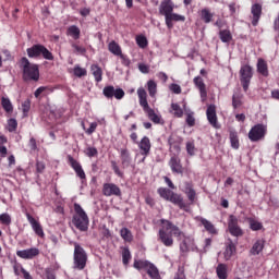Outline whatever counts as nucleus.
I'll return each instance as SVG.
<instances>
[{
  "instance_id": "64",
  "label": "nucleus",
  "mask_w": 279,
  "mask_h": 279,
  "mask_svg": "<svg viewBox=\"0 0 279 279\" xmlns=\"http://www.w3.org/2000/svg\"><path fill=\"white\" fill-rule=\"evenodd\" d=\"M138 70L141 71V73H149V65L144 64V63H140L138 64Z\"/></svg>"
},
{
  "instance_id": "37",
  "label": "nucleus",
  "mask_w": 279,
  "mask_h": 279,
  "mask_svg": "<svg viewBox=\"0 0 279 279\" xmlns=\"http://www.w3.org/2000/svg\"><path fill=\"white\" fill-rule=\"evenodd\" d=\"M247 222L253 232H258V230H263V223L254 218H247Z\"/></svg>"
},
{
  "instance_id": "44",
  "label": "nucleus",
  "mask_w": 279,
  "mask_h": 279,
  "mask_svg": "<svg viewBox=\"0 0 279 279\" xmlns=\"http://www.w3.org/2000/svg\"><path fill=\"white\" fill-rule=\"evenodd\" d=\"M125 97V92L123 90V88L119 87V88H114L113 87V92H112V99H118L121 100Z\"/></svg>"
},
{
  "instance_id": "62",
  "label": "nucleus",
  "mask_w": 279,
  "mask_h": 279,
  "mask_svg": "<svg viewBox=\"0 0 279 279\" xmlns=\"http://www.w3.org/2000/svg\"><path fill=\"white\" fill-rule=\"evenodd\" d=\"M45 162L43 161H37L36 162V171L37 173H43L45 171Z\"/></svg>"
},
{
  "instance_id": "57",
  "label": "nucleus",
  "mask_w": 279,
  "mask_h": 279,
  "mask_svg": "<svg viewBox=\"0 0 279 279\" xmlns=\"http://www.w3.org/2000/svg\"><path fill=\"white\" fill-rule=\"evenodd\" d=\"M97 122H92L89 124V128L87 130H85L86 134H88V136H90V134H95V131L97 130Z\"/></svg>"
},
{
  "instance_id": "53",
  "label": "nucleus",
  "mask_w": 279,
  "mask_h": 279,
  "mask_svg": "<svg viewBox=\"0 0 279 279\" xmlns=\"http://www.w3.org/2000/svg\"><path fill=\"white\" fill-rule=\"evenodd\" d=\"M86 69H84V68H81L80 65H76L75 68H74V75L76 76V77H84L85 75H86Z\"/></svg>"
},
{
  "instance_id": "38",
  "label": "nucleus",
  "mask_w": 279,
  "mask_h": 279,
  "mask_svg": "<svg viewBox=\"0 0 279 279\" xmlns=\"http://www.w3.org/2000/svg\"><path fill=\"white\" fill-rule=\"evenodd\" d=\"M175 204L177 206H179V208H181V210H184L185 213H189L191 210V206L184 202V198H182V196H178L175 197Z\"/></svg>"
},
{
  "instance_id": "54",
  "label": "nucleus",
  "mask_w": 279,
  "mask_h": 279,
  "mask_svg": "<svg viewBox=\"0 0 279 279\" xmlns=\"http://www.w3.org/2000/svg\"><path fill=\"white\" fill-rule=\"evenodd\" d=\"M23 269H25L23 265H21L19 262H14L13 271L15 276H21V274H23Z\"/></svg>"
},
{
  "instance_id": "6",
  "label": "nucleus",
  "mask_w": 279,
  "mask_h": 279,
  "mask_svg": "<svg viewBox=\"0 0 279 279\" xmlns=\"http://www.w3.org/2000/svg\"><path fill=\"white\" fill-rule=\"evenodd\" d=\"M159 13L166 19V25L169 29H173V21H175V13H173V4L171 1H162L159 7Z\"/></svg>"
},
{
  "instance_id": "24",
  "label": "nucleus",
  "mask_w": 279,
  "mask_h": 279,
  "mask_svg": "<svg viewBox=\"0 0 279 279\" xmlns=\"http://www.w3.org/2000/svg\"><path fill=\"white\" fill-rule=\"evenodd\" d=\"M263 250H265V241L263 240H257L252 248L250 250V254L252 256H258V254H260V252H263Z\"/></svg>"
},
{
  "instance_id": "12",
  "label": "nucleus",
  "mask_w": 279,
  "mask_h": 279,
  "mask_svg": "<svg viewBox=\"0 0 279 279\" xmlns=\"http://www.w3.org/2000/svg\"><path fill=\"white\" fill-rule=\"evenodd\" d=\"M121 187L114 183H104L102 185V195L105 197H121Z\"/></svg>"
},
{
  "instance_id": "31",
  "label": "nucleus",
  "mask_w": 279,
  "mask_h": 279,
  "mask_svg": "<svg viewBox=\"0 0 279 279\" xmlns=\"http://www.w3.org/2000/svg\"><path fill=\"white\" fill-rule=\"evenodd\" d=\"M1 106L4 112H7L8 114H12V112H14V106H12V101L10 100V98L2 97Z\"/></svg>"
},
{
  "instance_id": "33",
  "label": "nucleus",
  "mask_w": 279,
  "mask_h": 279,
  "mask_svg": "<svg viewBox=\"0 0 279 279\" xmlns=\"http://www.w3.org/2000/svg\"><path fill=\"white\" fill-rule=\"evenodd\" d=\"M229 138H230L232 149H239L240 147L239 133H236V131L234 130H231L229 132Z\"/></svg>"
},
{
  "instance_id": "7",
  "label": "nucleus",
  "mask_w": 279,
  "mask_h": 279,
  "mask_svg": "<svg viewBox=\"0 0 279 279\" xmlns=\"http://www.w3.org/2000/svg\"><path fill=\"white\" fill-rule=\"evenodd\" d=\"M175 234L180 241V244H179L180 254L181 256H186V254H189V252L193 250L195 245V241L193 240V238L186 236L178 228H175Z\"/></svg>"
},
{
  "instance_id": "41",
  "label": "nucleus",
  "mask_w": 279,
  "mask_h": 279,
  "mask_svg": "<svg viewBox=\"0 0 279 279\" xmlns=\"http://www.w3.org/2000/svg\"><path fill=\"white\" fill-rule=\"evenodd\" d=\"M147 90L150 97H156V93H158V85L154 82V80H149L147 82Z\"/></svg>"
},
{
  "instance_id": "1",
  "label": "nucleus",
  "mask_w": 279,
  "mask_h": 279,
  "mask_svg": "<svg viewBox=\"0 0 279 279\" xmlns=\"http://www.w3.org/2000/svg\"><path fill=\"white\" fill-rule=\"evenodd\" d=\"M20 69L22 70L24 82H38V80H40L38 64L29 62V59L26 57L20 60Z\"/></svg>"
},
{
  "instance_id": "63",
  "label": "nucleus",
  "mask_w": 279,
  "mask_h": 279,
  "mask_svg": "<svg viewBox=\"0 0 279 279\" xmlns=\"http://www.w3.org/2000/svg\"><path fill=\"white\" fill-rule=\"evenodd\" d=\"M177 279H186V275H184V266H179Z\"/></svg>"
},
{
  "instance_id": "15",
  "label": "nucleus",
  "mask_w": 279,
  "mask_h": 279,
  "mask_svg": "<svg viewBox=\"0 0 279 279\" xmlns=\"http://www.w3.org/2000/svg\"><path fill=\"white\" fill-rule=\"evenodd\" d=\"M26 218L35 234H37V236L40 239H45V230H43V225H40V222H38V220H36L29 213L26 214Z\"/></svg>"
},
{
  "instance_id": "4",
  "label": "nucleus",
  "mask_w": 279,
  "mask_h": 279,
  "mask_svg": "<svg viewBox=\"0 0 279 279\" xmlns=\"http://www.w3.org/2000/svg\"><path fill=\"white\" fill-rule=\"evenodd\" d=\"M137 96L140 100V106L143 108L148 119L153 121V123H160V116L157 114L156 111L149 107V102L147 101V90H145V88L143 87H140L137 89Z\"/></svg>"
},
{
  "instance_id": "3",
  "label": "nucleus",
  "mask_w": 279,
  "mask_h": 279,
  "mask_svg": "<svg viewBox=\"0 0 279 279\" xmlns=\"http://www.w3.org/2000/svg\"><path fill=\"white\" fill-rule=\"evenodd\" d=\"M72 245L74 246L73 269L82 271L86 269V264L88 263V253H86V250H84V247L77 242H72Z\"/></svg>"
},
{
  "instance_id": "21",
  "label": "nucleus",
  "mask_w": 279,
  "mask_h": 279,
  "mask_svg": "<svg viewBox=\"0 0 279 279\" xmlns=\"http://www.w3.org/2000/svg\"><path fill=\"white\" fill-rule=\"evenodd\" d=\"M157 193L162 197L163 199H167L168 202H172V204H175V194L173 191L167 189V187H159L157 190Z\"/></svg>"
},
{
  "instance_id": "20",
  "label": "nucleus",
  "mask_w": 279,
  "mask_h": 279,
  "mask_svg": "<svg viewBox=\"0 0 279 279\" xmlns=\"http://www.w3.org/2000/svg\"><path fill=\"white\" fill-rule=\"evenodd\" d=\"M236 254V242L232 241V239H228L226 243V250L223 252L225 260H230L233 255Z\"/></svg>"
},
{
  "instance_id": "42",
  "label": "nucleus",
  "mask_w": 279,
  "mask_h": 279,
  "mask_svg": "<svg viewBox=\"0 0 279 279\" xmlns=\"http://www.w3.org/2000/svg\"><path fill=\"white\" fill-rule=\"evenodd\" d=\"M5 143H8V137L0 135V154L2 158H5L8 156V147L2 146L5 145Z\"/></svg>"
},
{
  "instance_id": "23",
  "label": "nucleus",
  "mask_w": 279,
  "mask_h": 279,
  "mask_svg": "<svg viewBox=\"0 0 279 279\" xmlns=\"http://www.w3.org/2000/svg\"><path fill=\"white\" fill-rule=\"evenodd\" d=\"M120 158L122 161L123 169H126V167H130V162H132V157H130V150H128V148H122L120 150Z\"/></svg>"
},
{
  "instance_id": "56",
  "label": "nucleus",
  "mask_w": 279,
  "mask_h": 279,
  "mask_svg": "<svg viewBox=\"0 0 279 279\" xmlns=\"http://www.w3.org/2000/svg\"><path fill=\"white\" fill-rule=\"evenodd\" d=\"M186 151L189 156H195V144L192 142L186 143Z\"/></svg>"
},
{
  "instance_id": "9",
  "label": "nucleus",
  "mask_w": 279,
  "mask_h": 279,
  "mask_svg": "<svg viewBox=\"0 0 279 279\" xmlns=\"http://www.w3.org/2000/svg\"><path fill=\"white\" fill-rule=\"evenodd\" d=\"M252 77H254V69L250 64L242 65L240 69V82L244 93L250 89Z\"/></svg>"
},
{
  "instance_id": "17",
  "label": "nucleus",
  "mask_w": 279,
  "mask_h": 279,
  "mask_svg": "<svg viewBox=\"0 0 279 279\" xmlns=\"http://www.w3.org/2000/svg\"><path fill=\"white\" fill-rule=\"evenodd\" d=\"M193 82L196 88L199 90L202 101H206L208 98V90H206V83H204V78H202V76H196L194 77Z\"/></svg>"
},
{
  "instance_id": "60",
  "label": "nucleus",
  "mask_w": 279,
  "mask_h": 279,
  "mask_svg": "<svg viewBox=\"0 0 279 279\" xmlns=\"http://www.w3.org/2000/svg\"><path fill=\"white\" fill-rule=\"evenodd\" d=\"M28 146L32 151H36V149H38V144L36 143V138L31 137L28 142Z\"/></svg>"
},
{
  "instance_id": "49",
  "label": "nucleus",
  "mask_w": 279,
  "mask_h": 279,
  "mask_svg": "<svg viewBox=\"0 0 279 279\" xmlns=\"http://www.w3.org/2000/svg\"><path fill=\"white\" fill-rule=\"evenodd\" d=\"M85 155L88 158H96V156H99V150H97V148H95V147H87L85 149Z\"/></svg>"
},
{
  "instance_id": "22",
  "label": "nucleus",
  "mask_w": 279,
  "mask_h": 279,
  "mask_svg": "<svg viewBox=\"0 0 279 279\" xmlns=\"http://www.w3.org/2000/svg\"><path fill=\"white\" fill-rule=\"evenodd\" d=\"M257 73L263 75V77H269V68L267 66V61L264 59H258L257 61Z\"/></svg>"
},
{
  "instance_id": "5",
  "label": "nucleus",
  "mask_w": 279,
  "mask_h": 279,
  "mask_svg": "<svg viewBox=\"0 0 279 279\" xmlns=\"http://www.w3.org/2000/svg\"><path fill=\"white\" fill-rule=\"evenodd\" d=\"M173 232H175V226L169 220H161V228L159 229V241L166 245V247H171L173 245Z\"/></svg>"
},
{
  "instance_id": "11",
  "label": "nucleus",
  "mask_w": 279,
  "mask_h": 279,
  "mask_svg": "<svg viewBox=\"0 0 279 279\" xmlns=\"http://www.w3.org/2000/svg\"><path fill=\"white\" fill-rule=\"evenodd\" d=\"M228 231L231 236H235V239H239L245 234L241 226H239V218L234 215L229 216L228 220Z\"/></svg>"
},
{
  "instance_id": "36",
  "label": "nucleus",
  "mask_w": 279,
  "mask_h": 279,
  "mask_svg": "<svg viewBox=\"0 0 279 279\" xmlns=\"http://www.w3.org/2000/svg\"><path fill=\"white\" fill-rule=\"evenodd\" d=\"M201 223L202 226H204L205 230L209 232V234H217V229L215 228V225H213V222L206 220V218H202Z\"/></svg>"
},
{
  "instance_id": "45",
  "label": "nucleus",
  "mask_w": 279,
  "mask_h": 279,
  "mask_svg": "<svg viewBox=\"0 0 279 279\" xmlns=\"http://www.w3.org/2000/svg\"><path fill=\"white\" fill-rule=\"evenodd\" d=\"M185 193L190 202H195V190L191 186V184L186 183Z\"/></svg>"
},
{
  "instance_id": "59",
  "label": "nucleus",
  "mask_w": 279,
  "mask_h": 279,
  "mask_svg": "<svg viewBox=\"0 0 279 279\" xmlns=\"http://www.w3.org/2000/svg\"><path fill=\"white\" fill-rule=\"evenodd\" d=\"M72 48L75 49L76 53H81L82 56H84V53H86V48H84L77 44H72Z\"/></svg>"
},
{
  "instance_id": "16",
  "label": "nucleus",
  "mask_w": 279,
  "mask_h": 279,
  "mask_svg": "<svg viewBox=\"0 0 279 279\" xmlns=\"http://www.w3.org/2000/svg\"><path fill=\"white\" fill-rule=\"evenodd\" d=\"M207 114V121L213 125V128H216V130H219V123L217 122V107L215 105H209L206 110Z\"/></svg>"
},
{
  "instance_id": "48",
  "label": "nucleus",
  "mask_w": 279,
  "mask_h": 279,
  "mask_svg": "<svg viewBox=\"0 0 279 279\" xmlns=\"http://www.w3.org/2000/svg\"><path fill=\"white\" fill-rule=\"evenodd\" d=\"M16 128H19V122L16 119L11 118L8 120V131L9 132H16Z\"/></svg>"
},
{
  "instance_id": "40",
  "label": "nucleus",
  "mask_w": 279,
  "mask_h": 279,
  "mask_svg": "<svg viewBox=\"0 0 279 279\" xmlns=\"http://www.w3.org/2000/svg\"><path fill=\"white\" fill-rule=\"evenodd\" d=\"M135 41L140 49H145L147 48V45H149V41L147 40V37H145V35H137L135 37Z\"/></svg>"
},
{
  "instance_id": "47",
  "label": "nucleus",
  "mask_w": 279,
  "mask_h": 279,
  "mask_svg": "<svg viewBox=\"0 0 279 279\" xmlns=\"http://www.w3.org/2000/svg\"><path fill=\"white\" fill-rule=\"evenodd\" d=\"M0 223H2V226H10V223H12V217L10 216V214L8 213L1 214Z\"/></svg>"
},
{
  "instance_id": "27",
  "label": "nucleus",
  "mask_w": 279,
  "mask_h": 279,
  "mask_svg": "<svg viewBox=\"0 0 279 279\" xmlns=\"http://www.w3.org/2000/svg\"><path fill=\"white\" fill-rule=\"evenodd\" d=\"M90 71L95 77V82H101V80H104V70H101V68L97 64H93L90 66Z\"/></svg>"
},
{
  "instance_id": "61",
  "label": "nucleus",
  "mask_w": 279,
  "mask_h": 279,
  "mask_svg": "<svg viewBox=\"0 0 279 279\" xmlns=\"http://www.w3.org/2000/svg\"><path fill=\"white\" fill-rule=\"evenodd\" d=\"M210 245H213V239H210V238L205 239V245L203 247L204 254H206V252H208V250H210Z\"/></svg>"
},
{
  "instance_id": "28",
  "label": "nucleus",
  "mask_w": 279,
  "mask_h": 279,
  "mask_svg": "<svg viewBox=\"0 0 279 279\" xmlns=\"http://www.w3.org/2000/svg\"><path fill=\"white\" fill-rule=\"evenodd\" d=\"M108 50L110 51V53H113V56H119L123 58V51L121 50V46H119L117 41L112 40L111 43H109Z\"/></svg>"
},
{
  "instance_id": "29",
  "label": "nucleus",
  "mask_w": 279,
  "mask_h": 279,
  "mask_svg": "<svg viewBox=\"0 0 279 279\" xmlns=\"http://www.w3.org/2000/svg\"><path fill=\"white\" fill-rule=\"evenodd\" d=\"M120 236L124 240L125 243H132V241H134V235L132 234V231L126 227H123L120 230Z\"/></svg>"
},
{
  "instance_id": "39",
  "label": "nucleus",
  "mask_w": 279,
  "mask_h": 279,
  "mask_svg": "<svg viewBox=\"0 0 279 279\" xmlns=\"http://www.w3.org/2000/svg\"><path fill=\"white\" fill-rule=\"evenodd\" d=\"M213 16H215V14H213V13L210 12V10H208V9H203V10L201 11V19H202V21H204V23H206V24L213 22Z\"/></svg>"
},
{
  "instance_id": "14",
  "label": "nucleus",
  "mask_w": 279,
  "mask_h": 279,
  "mask_svg": "<svg viewBox=\"0 0 279 279\" xmlns=\"http://www.w3.org/2000/svg\"><path fill=\"white\" fill-rule=\"evenodd\" d=\"M39 255H40V250H38L36 247L16 251V256H19V258H23L24 260H32V259L36 258V256H39Z\"/></svg>"
},
{
  "instance_id": "18",
  "label": "nucleus",
  "mask_w": 279,
  "mask_h": 279,
  "mask_svg": "<svg viewBox=\"0 0 279 279\" xmlns=\"http://www.w3.org/2000/svg\"><path fill=\"white\" fill-rule=\"evenodd\" d=\"M251 14H253L252 26L256 27L258 25V21H260V16H263V5L260 3H255L251 8Z\"/></svg>"
},
{
  "instance_id": "8",
  "label": "nucleus",
  "mask_w": 279,
  "mask_h": 279,
  "mask_svg": "<svg viewBox=\"0 0 279 279\" xmlns=\"http://www.w3.org/2000/svg\"><path fill=\"white\" fill-rule=\"evenodd\" d=\"M26 52L28 58H40V56H43L44 60H53V53H51L47 47L40 44H36L31 48H27Z\"/></svg>"
},
{
  "instance_id": "35",
  "label": "nucleus",
  "mask_w": 279,
  "mask_h": 279,
  "mask_svg": "<svg viewBox=\"0 0 279 279\" xmlns=\"http://www.w3.org/2000/svg\"><path fill=\"white\" fill-rule=\"evenodd\" d=\"M218 36L221 40V43H230L232 40V33L230 29H220L218 33Z\"/></svg>"
},
{
  "instance_id": "10",
  "label": "nucleus",
  "mask_w": 279,
  "mask_h": 279,
  "mask_svg": "<svg viewBox=\"0 0 279 279\" xmlns=\"http://www.w3.org/2000/svg\"><path fill=\"white\" fill-rule=\"evenodd\" d=\"M267 134V126L265 124H255L248 132V138L252 143L263 141Z\"/></svg>"
},
{
  "instance_id": "34",
  "label": "nucleus",
  "mask_w": 279,
  "mask_h": 279,
  "mask_svg": "<svg viewBox=\"0 0 279 279\" xmlns=\"http://www.w3.org/2000/svg\"><path fill=\"white\" fill-rule=\"evenodd\" d=\"M216 274L219 279H228V266L226 264H218Z\"/></svg>"
},
{
  "instance_id": "46",
  "label": "nucleus",
  "mask_w": 279,
  "mask_h": 279,
  "mask_svg": "<svg viewBox=\"0 0 279 279\" xmlns=\"http://www.w3.org/2000/svg\"><path fill=\"white\" fill-rule=\"evenodd\" d=\"M114 92V86L108 85L105 86L102 89V95L106 97V99H112V93Z\"/></svg>"
},
{
  "instance_id": "55",
  "label": "nucleus",
  "mask_w": 279,
  "mask_h": 279,
  "mask_svg": "<svg viewBox=\"0 0 279 279\" xmlns=\"http://www.w3.org/2000/svg\"><path fill=\"white\" fill-rule=\"evenodd\" d=\"M214 25L218 27V29H222V27H227L228 22L221 17H218Z\"/></svg>"
},
{
  "instance_id": "13",
  "label": "nucleus",
  "mask_w": 279,
  "mask_h": 279,
  "mask_svg": "<svg viewBox=\"0 0 279 279\" xmlns=\"http://www.w3.org/2000/svg\"><path fill=\"white\" fill-rule=\"evenodd\" d=\"M69 165L75 171L76 175L80 178L82 182L86 181V172H84V168H82V163L77 161L75 158L69 156L68 157Z\"/></svg>"
},
{
  "instance_id": "50",
  "label": "nucleus",
  "mask_w": 279,
  "mask_h": 279,
  "mask_svg": "<svg viewBox=\"0 0 279 279\" xmlns=\"http://www.w3.org/2000/svg\"><path fill=\"white\" fill-rule=\"evenodd\" d=\"M194 112H187L185 118V123L189 125V128H194L195 125V117Z\"/></svg>"
},
{
  "instance_id": "25",
  "label": "nucleus",
  "mask_w": 279,
  "mask_h": 279,
  "mask_svg": "<svg viewBox=\"0 0 279 279\" xmlns=\"http://www.w3.org/2000/svg\"><path fill=\"white\" fill-rule=\"evenodd\" d=\"M243 106V94L241 92H235L232 95V108L233 110H236Z\"/></svg>"
},
{
  "instance_id": "19",
  "label": "nucleus",
  "mask_w": 279,
  "mask_h": 279,
  "mask_svg": "<svg viewBox=\"0 0 279 279\" xmlns=\"http://www.w3.org/2000/svg\"><path fill=\"white\" fill-rule=\"evenodd\" d=\"M137 147L142 156H147L151 151V141L149 137L144 136L138 143Z\"/></svg>"
},
{
  "instance_id": "52",
  "label": "nucleus",
  "mask_w": 279,
  "mask_h": 279,
  "mask_svg": "<svg viewBox=\"0 0 279 279\" xmlns=\"http://www.w3.org/2000/svg\"><path fill=\"white\" fill-rule=\"evenodd\" d=\"M29 110H32V100L26 99L22 102V112L24 114H27V112H29Z\"/></svg>"
},
{
  "instance_id": "32",
  "label": "nucleus",
  "mask_w": 279,
  "mask_h": 279,
  "mask_svg": "<svg viewBox=\"0 0 279 279\" xmlns=\"http://www.w3.org/2000/svg\"><path fill=\"white\" fill-rule=\"evenodd\" d=\"M122 250V263L124 267L130 265V260H132V253L130 252V247L123 246Z\"/></svg>"
},
{
  "instance_id": "30",
  "label": "nucleus",
  "mask_w": 279,
  "mask_h": 279,
  "mask_svg": "<svg viewBox=\"0 0 279 279\" xmlns=\"http://www.w3.org/2000/svg\"><path fill=\"white\" fill-rule=\"evenodd\" d=\"M146 272L151 279H160V271L158 270V267L151 263L146 268Z\"/></svg>"
},
{
  "instance_id": "51",
  "label": "nucleus",
  "mask_w": 279,
  "mask_h": 279,
  "mask_svg": "<svg viewBox=\"0 0 279 279\" xmlns=\"http://www.w3.org/2000/svg\"><path fill=\"white\" fill-rule=\"evenodd\" d=\"M111 168L113 169V173L118 175V178H124L123 171L119 168V165H117V161H111Z\"/></svg>"
},
{
  "instance_id": "43",
  "label": "nucleus",
  "mask_w": 279,
  "mask_h": 279,
  "mask_svg": "<svg viewBox=\"0 0 279 279\" xmlns=\"http://www.w3.org/2000/svg\"><path fill=\"white\" fill-rule=\"evenodd\" d=\"M149 265H150V263L147 260H141V259L136 260L135 259L133 267L135 269H138V271H141V269H147L149 267Z\"/></svg>"
},
{
  "instance_id": "2",
  "label": "nucleus",
  "mask_w": 279,
  "mask_h": 279,
  "mask_svg": "<svg viewBox=\"0 0 279 279\" xmlns=\"http://www.w3.org/2000/svg\"><path fill=\"white\" fill-rule=\"evenodd\" d=\"M72 223L76 230H80V232L88 231V225L90 223V221L88 220V215L86 214V211H84V208H82L81 204H74V215L72 217Z\"/></svg>"
},
{
  "instance_id": "26",
  "label": "nucleus",
  "mask_w": 279,
  "mask_h": 279,
  "mask_svg": "<svg viewBox=\"0 0 279 279\" xmlns=\"http://www.w3.org/2000/svg\"><path fill=\"white\" fill-rule=\"evenodd\" d=\"M81 34L82 31H80V27H77L76 25H71L66 29V36H70L71 38H73V40H80Z\"/></svg>"
},
{
  "instance_id": "58",
  "label": "nucleus",
  "mask_w": 279,
  "mask_h": 279,
  "mask_svg": "<svg viewBox=\"0 0 279 279\" xmlns=\"http://www.w3.org/2000/svg\"><path fill=\"white\" fill-rule=\"evenodd\" d=\"M186 172V169L180 165V161H175V173H180L181 175H184Z\"/></svg>"
}]
</instances>
